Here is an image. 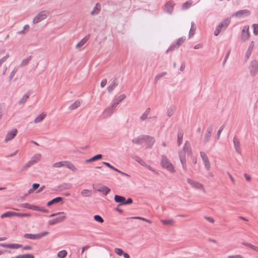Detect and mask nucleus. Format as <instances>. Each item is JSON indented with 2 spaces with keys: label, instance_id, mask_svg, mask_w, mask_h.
<instances>
[{
  "label": "nucleus",
  "instance_id": "1",
  "mask_svg": "<svg viewBox=\"0 0 258 258\" xmlns=\"http://www.w3.org/2000/svg\"><path fill=\"white\" fill-rule=\"evenodd\" d=\"M161 164L163 168L166 169L170 172L173 173L175 171L173 165L165 155L161 156Z\"/></svg>",
  "mask_w": 258,
  "mask_h": 258
},
{
  "label": "nucleus",
  "instance_id": "2",
  "mask_svg": "<svg viewBox=\"0 0 258 258\" xmlns=\"http://www.w3.org/2000/svg\"><path fill=\"white\" fill-rule=\"evenodd\" d=\"M249 70L250 75L252 77L255 76L258 72V62L256 60H252L249 66Z\"/></svg>",
  "mask_w": 258,
  "mask_h": 258
},
{
  "label": "nucleus",
  "instance_id": "3",
  "mask_svg": "<svg viewBox=\"0 0 258 258\" xmlns=\"http://www.w3.org/2000/svg\"><path fill=\"white\" fill-rule=\"evenodd\" d=\"M93 188L96 190L102 192L105 196L108 195L111 191L110 188L108 187L101 184H96L93 186Z\"/></svg>",
  "mask_w": 258,
  "mask_h": 258
},
{
  "label": "nucleus",
  "instance_id": "4",
  "mask_svg": "<svg viewBox=\"0 0 258 258\" xmlns=\"http://www.w3.org/2000/svg\"><path fill=\"white\" fill-rule=\"evenodd\" d=\"M48 12L47 11H42L37 14L33 19V22L34 24H37L41 21L44 20L47 17V14Z\"/></svg>",
  "mask_w": 258,
  "mask_h": 258
},
{
  "label": "nucleus",
  "instance_id": "5",
  "mask_svg": "<svg viewBox=\"0 0 258 258\" xmlns=\"http://www.w3.org/2000/svg\"><path fill=\"white\" fill-rule=\"evenodd\" d=\"M174 6L175 3L173 1L167 2L165 5L164 11L170 15L172 14Z\"/></svg>",
  "mask_w": 258,
  "mask_h": 258
},
{
  "label": "nucleus",
  "instance_id": "6",
  "mask_svg": "<svg viewBox=\"0 0 258 258\" xmlns=\"http://www.w3.org/2000/svg\"><path fill=\"white\" fill-rule=\"evenodd\" d=\"M250 12L248 10H239L235 13L232 15L233 17H236L238 18H242L243 17H247L249 16Z\"/></svg>",
  "mask_w": 258,
  "mask_h": 258
},
{
  "label": "nucleus",
  "instance_id": "7",
  "mask_svg": "<svg viewBox=\"0 0 258 258\" xmlns=\"http://www.w3.org/2000/svg\"><path fill=\"white\" fill-rule=\"evenodd\" d=\"M201 157L202 158V160L204 163L205 166L207 170H209L210 168V163L208 157L206 154V153L204 152H200Z\"/></svg>",
  "mask_w": 258,
  "mask_h": 258
},
{
  "label": "nucleus",
  "instance_id": "8",
  "mask_svg": "<svg viewBox=\"0 0 258 258\" xmlns=\"http://www.w3.org/2000/svg\"><path fill=\"white\" fill-rule=\"evenodd\" d=\"M66 216L64 215L59 216L52 220H49L48 223L49 225H54L56 224L62 222L64 220V219H66Z\"/></svg>",
  "mask_w": 258,
  "mask_h": 258
},
{
  "label": "nucleus",
  "instance_id": "9",
  "mask_svg": "<svg viewBox=\"0 0 258 258\" xmlns=\"http://www.w3.org/2000/svg\"><path fill=\"white\" fill-rule=\"evenodd\" d=\"M187 146L188 147H189L190 143L188 141H186V142L184 144V146L183 147V150L184 151L183 152L181 151L179 153V158H180V161L181 162H183V161H186L185 153V150H187Z\"/></svg>",
  "mask_w": 258,
  "mask_h": 258
},
{
  "label": "nucleus",
  "instance_id": "10",
  "mask_svg": "<svg viewBox=\"0 0 258 258\" xmlns=\"http://www.w3.org/2000/svg\"><path fill=\"white\" fill-rule=\"evenodd\" d=\"M114 200L116 203H118V207L125 205V198L123 196L115 195Z\"/></svg>",
  "mask_w": 258,
  "mask_h": 258
},
{
  "label": "nucleus",
  "instance_id": "11",
  "mask_svg": "<svg viewBox=\"0 0 258 258\" xmlns=\"http://www.w3.org/2000/svg\"><path fill=\"white\" fill-rule=\"evenodd\" d=\"M230 20H229L228 18L225 19L223 20V22H222L221 23H220L217 26V28H218L219 30L221 31L225 30L229 24H230Z\"/></svg>",
  "mask_w": 258,
  "mask_h": 258
},
{
  "label": "nucleus",
  "instance_id": "12",
  "mask_svg": "<svg viewBox=\"0 0 258 258\" xmlns=\"http://www.w3.org/2000/svg\"><path fill=\"white\" fill-rule=\"evenodd\" d=\"M249 28L248 26H244L242 30L241 40L245 41L249 38Z\"/></svg>",
  "mask_w": 258,
  "mask_h": 258
},
{
  "label": "nucleus",
  "instance_id": "13",
  "mask_svg": "<svg viewBox=\"0 0 258 258\" xmlns=\"http://www.w3.org/2000/svg\"><path fill=\"white\" fill-rule=\"evenodd\" d=\"M17 132L18 131L17 129H13L10 132H8L6 136L5 141L7 142L13 139L16 136Z\"/></svg>",
  "mask_w": 258,
  "mask_h": 258
},
{
  "label": "nucleus",
  "instance_id": "14",
  "mask_svg": "<svg viewBox=\"0 0 258 258\" xmlns=\"http://www.w3.org/2000/svg\"><path fill=\"white\" fill-rule=\"evenodd\" d=\"M72 187V185L70 183H63L61 184L58 185L53 190L55 191H62L65 189H68L71 188Z\"/></svg>",
  "mask_w": 258,
  "mask_h": 258
},
{
  "label": "nucleus",
  "instance_id": "15",
  "mask_svg": "<svg viewBox=\"0 0 258 258\" xmlns=\"http://www.w3.org/2000/svg\"><path fill=\"white\" fill-rule=\"evenodd\" d=\"M146 138H148L146 137V135H141L136 138L133 139L132 140V142L136 144L141 145L143 141H145Z\"/></svg>",
  "mask_w": 258,
  "mask_h": 258
},
{
  "label": "nucleus",
  "instance_id": "16",
  "mask_svg": "<svg viewBox=\"0 0 258 258\" xmlns=\"http://www.w3.org/2000/svg\"><path fill=\"white\" fill-rule=\"evenodd\" d=\"M126 97L125 94H121L119 96L114 99V102L113 103V107H116L119 103L121 102Z\"/></svg>",
  "mask_w": 258,
  "mask_h": 258
},
{
  "label": "nucleus",
  "instance_id": "17",
  "mask_svg": "<svg viewBox=\"0 0 258 258\" xmlns=\"http://www.w3.org/2000/svg\"><path fill=\"white\" fill-rule=\"evenodd\" d=\"M148 138L145 139V142L147 144V148H151L155 143V139L153 137L146 135Z\"/></svg>",
  "mask_w": 258,
  "mask_h": 258
},
{
  "label": "nucleus",
  "instance_id": "18",
  "mask_svg": "<svg viewBox=\"0 0 258 258\" xmlns=\"http://www.w3.org/2000/svg\"><path fill=\"white\" fill-rule=\"evenodd\" d=\"M62 200H63L62 198H61L60 197H56V198L53 199L52 200L49 201V202H48L47 203V206L48 207H50L54 204H57V203L62 201Z\"/></svg>",
  "mask_w": 258,
  "mask_h": 258
},
{
  "label": "nucleus",
  "instance_id": "19",
  "mask_svg": "<svg viewBox=\"0 0 258 258\" xmlns=\"http://www.w3.org/2000/svg\"><path fill=\"white\" fill-rule=\"evenodd\" d=\"M233 144L234 148L236 152L240 153V142L236 136H235L233 138Z\"/></svg>",
  "mask_w": 258,
  "mask_h": 258
},
{
  "label": "nucleus",
  "instance_id": "20",
  "mask_svg": "<svg viewBox=\"0 0 258 258\" xmlns=\"http://www.w3.org/2000/svg\"><path fill=\"white\" fill-rule=\"evenodd\" d=\"M254 41H252L251 42V43H250L248 48L247 51L246 52V53L245 55V58L246 59H248L249 58V56H250V55L252 53L253 47H254Z\"/></svg>",
  "mask_w": 258,
  "mask_h": 258
},
{
  "label": "nucleus",
  "instance_id": "21",
  "mask_svg": "<svg viewBox=\"0 0 258 258\" xmlns=\"http://www.w3.org/2000/svg\"><path fill=\"white\" fill-rule=\"evenodd\" d=\"M117 78H115L112 82L108 86L107 90L109 93H111L114 88L117 86L118 83L116 82Z\"/></svg>",
  "mask_w": 258,
  "mask_h": 258
},
{
  "label": "nucleus",
  "instance_id": "22",
  "mask_svg": "<svg viewBox=\"0 0 258 258\" xmlns=\"http://www.w3.org/2000/svg\"><path fill=\"white\" fill-rule=\"evenodd\" d=\"M187 182L191 185L193 187H195L198 189H201L203 187L202 184L200 183L195 181L189 178L187 179Z\"/></svg>",
  "mask_w": 258,
  "mask_h": 258
},
{
  "label": "nucleus",
  "instance_id": "23",
  "mask_svg": "<svg viewBox=\"0 0 258 258\" xmlns=\"http://www.w3.org/2000/svg\"><path fill=\"white\" fill-rule=\"evenodd\" d=\"M102 158V155L99 154H97V155L93 156L92 157H91L90 159H87L85 161V162L86 163H90V162H94V161H95L97 160H100Z\"/></svg>",
  "mask_w": 258,
  "mask_h": 258
},
{
  "label": "nucleus",
  "instance_id": "24",
  "mask_svg": "<svg viewBox=\"0 0 258 258\" xmlns=\"http://www.w3.org/2000/svg\"><path fill=\"white\" fill-rule=\"evenodd\" d=\"M24 237L27 239L36 240L39 239L38 233L37 234H31V233H26L24 235Z\"/></svg>",
  "mask_w": 258,
  "mask_h": 258
},
{
  "label": "nucleus",
  "instance_id": "25",
  "mask_svg": "<svg viewBox=\"0 0 258 258\" xmlns=\"http://www.w3.org/2000/svg\"><path fill=\"white\" fill-rule=\"evenodd\" d=\"M89 37V36H86L84 38H83L79 43L77 44V45H76V48H80L82 46H83L88 41Z\"/></svg>",
  "mask_w": 258,
  "mask_h": 258
},
{
  "label": "nucleus",
  "instance_id": "26",
  "mask_svg": "<svg viewBox=\"0 0 258 258\" xmlns=\"http://www.w3.org/2000/svg\"><path fill=\"white\" fill-rule=\"evenodd\" d=\"M16 212H13V211H8L4 214H3L1 217V218H11L13 216H16L15 215Z\"/></svg>",
  "mask_w": 258,
  "mask_h": 258
},
{
  "label": "nucleus",
  "instance_id": "27",
  "mask_svg": "<svg viewBox=\"0 0 258 258\" xmlns=\"http://www.w3.org/2000/svg\"><path fill=\"white\" fill-rule=\"evenodd\" d=\"M183 133L182 131L179 130L177 134V144L179 146L182 143Z\"/></svg>",
  "mask_w": 258,
  "mask_h": 258
},
{
  "label": "nucleus",
  "instance_id": "28",
  "mask_svg": "<svg viewBox=\"0 0 258 258\" xmlns=\"http://www.w3.org/2000/svg\"><path fill=\"white\" fill-rule=\"evenodd\" d=\"M196 30V27L195 26V23L194 22H192L191 23V28L188 34L189 38H190L194 35Z\"/></svg>",
  "mask_w": 258,
  "mask_h": 258
},
{
  "label": "nucleus",
  "instance_id": "29",
  "mask_svg": "<svg viewBox=\"0 0 258 258\" xmlns=\"http://www.w3.org/2000/svg\"><path fill=\"white\" fill-rule=\"evenodd\" d=\"M45 117L46 114H45L44 113H42L41 114H39L38 116H37V117L34 119V122L35 123H39L42 121Z\"/></svg>",
  "mask_w": 258,
  "mask_h": 258
},
{
  "label": "nucleus",
  "instance_id": "30",
  "mask_svg": "<svg viewBox=\"0 0 258 258\" xmlns=\"http://www.w3.org/2000/svg\"><path fill=\"white\" fill-rule=\"evenodd\" d=\"M64 166L73 171L77 170L76 167L70 161H65Z\"/></svg>",
  "mask_w": 258,
  "mask_h": 258
},
{
  "label": "nucleus",
  "instance_id": "31",
  "mask_svg": "<svg viewBox=\"0 0 258 258\" xmlns=\"http://www.w3.org/2000/svg\"><path fill=\"white\" fill-rule=\"evenodd\" d=\"M41 155L39 154H37L35 155L33 157H32L31 160L29 161L33 165L35 163H37L38 161H39L40 159Z\"/></svg>",
  "mask_w": 258,
  "mask_h": 258
},
{
  "label": "nucleus",
  "instance_id": "32",
  "mask_svg": "<svg viewBox=\"0 0 258 258\" xmlns=\"http://www.w3.org/2000/svg\"><path fill=\"white\" fill-rule=\"evenodd\" d=\"M32 57V56H29L26 58L24 59L21 61V63L20 64V67H23L27 66L29 63V61L31 60Z\"/></svg>",
  "mask_w": 258,
  "mask_h": 258
},
{
  "label": "nucleus",
  "instance_id": "33",
  "mask_svg": "<svg viewBox=\"0 0 258 258\" xmlns=\"http://www.w3.org/2000/svg\"><path fill=\"white\" fill-rule=\"evenodd\" d=\"M22 207L24 208H27L29 209H31L32 210H36V209L37 208V206L33 205H30L28 203H24L22 205Z\"/></svg>",
  "mask_w": 258,
  "mask_h": 258
},
{
  "label": "nucleus",
  "instance_id": "34",
  "mask_svg": "<svg viewBox=\"0 0 258 258\" xmlns=\"http://www.w3.org/2000/svg\"><path fill=\"white\" fill-rule=\"evenodd\" d=\"M176 107L174 105H171L167 110V115L169 117H171L174 113V111L175 110Z\"/></svg>",
  "mask_w": 258,
  "mask_h": 258
},
{
  "label": "nucleus",
  "instance_id": "35",
  "mask_svg": "<svg viewBox=\"0 0 258 258\" xmlns=\"http://www.w3.org/2000/svg\"><path fill=\"white\" fill-rule=\"evenodd\" d=\"M81 195L84 197H90L92 195L90 190L87 189L82 190L81 191Z\"/></svg>",
  "mask_w": 258,
  "mask_h": 258
},
{
  "label": "nucleus",
  "instance_id": "36",
  "mask_svg": "<svg viewBox=\"0 0 258 258\" xmlns=\"http://www.w3.org/2000/svg\"><path fill=\"white\" fill-rule=\"evenodd\" d=\"M29 96H30V94H29L28 93L25 94L23 96L22 98L19 101V104L20 105L24 104L26 102V101L28 99V98L29 97Z\"/></svg>",
  "mask_w": 258,
  "mask_h": 258
},
{
  "label": "nucleus",
  "instance_id": "37",
  "mask_svg": "<svg viewBox=\"0 0 258 258\" xmlns=\"http://www.w3.org/2000/svg\"><path fill=\"white\" fill-rule=\"evenodd\" d=\"M80 105V102L79 101H75L74 103L72 104L70 106L69 108L71 110H75Z\"/></svg>",
  "mask_w": 258,
  "mask_h": 258
},
{
  "label": "nucleus",
  "instance_id": "38",
  "mask_svg": "<svg viewBox=\"0 0 258 258\" xmlns=\"http://www.w3.org/2000/svg\"><path fill=\"white\" fill-rule=\"evenodd\" d=\"M68 254L66 250H62L57 253V256L59 258H64L67 256Z\"/></svg>",
  "mask_w": 258,
  "mask_h": 258
},
{
  "label": "nucleus",
  "instance_id": "39",
  "mask_svg": "<svg viewBox=\"0 0 258 258\" xmlns=\"http://www.w3.org/2000/svg\"><path fill=\"white\" fill-rule=\"evenodd\" d=\"M192 2L190 1H186L184 3H183L182 5L181 8L182 10H187L188 9L192 4Z\"/></svg>",
  "mask_w": 258,
  "mask_h": 258
},
{
  "label": "nucleus",
  "instance_id": "40",
  "mask_svg": "<svg viewBox=\"0 0 258 258\" xmlns=\"http://www.w3.org/2000/svg\"><path fill=\"white\" fill-rule=\"evenodd\" d=\"M167 74L166 72H163L161 73L158 74L156 76L155 78V82L157 83L162 77Z\"/></svg>",
  "mask_w": 258,
  "mask_h": 258
},
{
  "label": "nucleus",
  "instance_id": "41",
  "mask_svg": "<svg viewBox=\"0 0 258 258\" xmlns=\"http://www.w3.org/2000/svg\"><path fill=\"white\" fill-rule=\"evenodd\" d=\"M98 4L96 5V6L93 8V10L91 11V14L92 15H96L98 14L100 11V8H97Z\"/></svg>",
  "mask_w": 258,
  "mask_h": 258
},
{
  "label": "nucleus",
  "instance_id": "42",
  "mask_svg": "<svg viewBox=\"0 0 258 258\" xmlns=\"http://www.w3.org/2000/svg\"><path fill=\"white\" fill-rule=\"evenodd\" d=\"M116 107H113V104H112V105L110 107L106 108L104 110V113H106L107 115H110L112 113L114 109Z\"/></svg>",
  "mask_w": 258,
  "mask_h": 258
},
{
  "label": "nucleus",
  "instance_id": "43",
  "mask_svg": "<svg viewBox=\"0 0 258 258\" xmlns=\"http://www.w3.org/2000/svg\"><path fill=\"white\" fill-rule=\"evenodd\" d=\"M150 111V108H148L146 110L145 112L141 116L140 119L141 120H145L147 118V116H148V114L149 113Z\"/></svg>",
  "mask_w": 258,
  "mask_h": 258
},
{
  "label": "nucleus",
  "instance_id": "44",
  "mask_svg": "<svg viewBox=\"0 0 258 258\" xmlns=\"http://www.w3.org/2000/svg\"><path fill=\"white\" fill-rule=\"evenodd\" d=\"M185 37H181L178 39L176 42L177 47L180 46L185 41Z\"/></svg>",
  "mask_w": 258,
  "mask_h": 258
},
{
  "label": "nucleus",
  "instance_id": "45",
  "mask_svg": "<svg viewBox=\"0 0 258 258\" xmlns=\"http://www.w3.org/2000/svg\"><path fill=\"white\" fill-rule=\"evenodd\" d=\"M9 248L12 249H18L22 247V245L17 243H10Z\"/></svg>",
  "mask_w": 258,
  "mask_h": 258
},
{
  "label": "nucleus",
  "instance_id": "46",
  "mask_svg": "<svg viewBox=\"0 0 258 258\" xmlns=\"http://www.w3.org/2000/svg\"><path fill=\"white\" fill-rule=\"evenodd\" d=\"M64 164H65V161H60V162H56L55 163H54L52 165V166L53 167H62V166H64Z\"/></svg>",
  "mask_w": 258,
  "mask_h": 258
},
{
  "label": "nucleus",
  "instance_id": "47",
  "mask_svg": "<svg viewBox=\"0 0 258 258\" xmlns=\"http://www.w3.org/2000/svg\"><path fill=\"white\" fill-rule=\"evenodd\" d=\"M179 47H177L176 43L172 44L170 46L168 49L166 50V53H167L169 51H172L174 50L175 49L178 48Z\"/></svg>",
  "mask_w": 258,
  "mask_h": 258
},
{
  "label": "nucleus",
  "instance_id": "48",
  "mask_svg": "<svg viewBox=\"0 0 258 258\" xmlns=\"http://www.w3.org/2000/svg\"><path fill=\"white\" fill-rule=\"evenodd\" d=\"M18 258H35L32 254L27 253L22 255H18Z\"/></svg>",
  "mask_w": 258,
  "mask_h": 258
},
{
  "label": "nucleus",
  "instance_id": "49",
  "mask_svg": "<svg viewBox=\"0 0 258 258\" xmlns=\"http://www.w3.org/2000/svg\"><path fill=\"white\" fill-rule=\"evenodd\" d=\"M94 219L100 223H102L104 222V219L98 215H95L94 216Z\"/></svg>",
  "mask_w": 258,
  "mask_h": 258
},
{
  "label": "nucleus",
  "instance_id": "50",
  "mask_svg": "<svg viewBox=\"0 0 258 258\" xmlns=\"http://www.w3.org/2000/svg\"><path fill=\"white\" fill-rule=\"evenodd\" d=\"M161 222L164 225H172L174 222L173 220H161Z\"/></svg>",
  "mask_w": 258,
  "mask_h": 258
},
{
  "label": "nucleus",
  "instance_id": "51",
  "mask_svg": "<svg viewBox=\"0 0 258 258\" xmlns=\"http://www.w3.org/2000/svg\"><path fill=\"white\" fill-rule=\"evenodd\" d=\"M18 71V68L15 67L14 69L11 72L10 76H9V82H11L14 76H15V74Z\"/></svg>",
  "mask_w": 258,
  "mask_h": 258
},
{
  "label": "nucleus",
  "instance_id": "52",
  "mask_svg": "<svg viewBox=\"0 0 258 258\" xmlns=\"http://www.w3.org/2000/svg\"><path fill=\"white\" fill-rule=\"evenodd\" d=\"M16 216L19 217H30L31 215L29 213H17L16 212L15 214Z\"/></svg>",
  "mask_w": 258,
  "mask_h": 258
},
{
  "label": "nucleus",
  "instance_id": "53",
  "mask_svg": "<svg viewBox=\"0 0 258 258\" xmlns=\"http://www.w3.org/2000/svg\"><path fill=\"white\" fill-rule=\"evenodd\" d=\"M253 32L255 35H258V24H253L252 25Z\"/></svg>",
  "mask_w": 258,
  "mask_h": 258
},
{
  "label": "nucleus",
  "instance_id": "54",
  "mask_svg": "<svg viewBox=\"0 0 258 258\" xmlns=\"http://www.w3.org/2000/svg\"><path fill=\"white\" fill-rule=\"evenodd\" d=\"M36 211L42 212L44 213H47L49 212V211L47 209H44L43 207H40L37 206V208L36 209Z\"/></svg>",
  "mask_w": 258,
  "mask_h": 258
},
{
  "label": "nucleus",
  "instance_id": "55",
  "mask_svg": "<svg viewBox=\"0 0 258 258\" xmlns=\"http://www.w3.org/2000/svg\"><path fill=\"white\" fill-rule=\"evenodd\" d=\"M114 251L117 254L120 256L122 255L124 252L121 248H115Z\"/></svg>",
  "mask_w": 258,
  "mask_h": 258
},
{
  "label": "nucleus",
  "instance_id": "56",
  "mask_svg": "<svg viewBox=\"0 0 258 258\" xmlns=\"http://www.w3.org/2000/svg\"><path fill=\"white\" fill-rule=\"evenodd\" d=\"M33 164L29 161L27 162L23 167V168L21 169L22 171H23L26 169H27L28 168L30 167Z\"/></svg>",
  "mask_w": 258,
  "mask_h": 258
},
{
  "label": "nucleus",
  "instance_id": "57",
  "mask_svg": "<svg viewBox=\"0 0 258 258\" xmlns=\"http://www.w3.org/2000/svg\"><path fill=\"white\" fill-rule=\"evenodd\" d=\"M9 57V54H7L5 56L0 59V67Z\"/></svg>",
  "mask_w": 258,
  "mask_h": 258
},
{
  "label": "nucleus",
  "instance_id": "58",
  "mask_svg": "<svg viewBox=\"0 0 258 258\" xmlns=\"http://www.w3.org/2000/svg\"><path fill=\"white\" fill-rule=\"evenodd\" d=\"M224 128V125H222L219 129L218 132H217V136H216V139L217 140H218L220 138V135H221V133L222 132V131L223 130Z\"/></svg>",
  "mask_w": 258,
  "mask_h": 258
},
{
  "label": "nucleus",
  "instance_id": "59",
  "mask_svg": "<svg viewBox=\"0 0 258 258\" xmlns=\"http://www.w3.org/2000/svg\"><path fill=\"white\" fill-rule=\"evenodd\" d=\"M211 135L206 133L204 138V142L205 144L208 143L210 141V137Z\"/></svg>",
  "mask_w": 258,
  "mask_h": 258
},
{
  "label": "nucleus",
  "instance_id": "60",
  "mask_svg": "<svg viewBox=\"0 0 258 258\" xmlns=\"http://www.w3.org/2000/svg\"><path fill=\"white\" fill-rule=\"evenodd\" d=\"M131 218L132 219H139V220H143V221H146L148 223H151V221L148 220V219H147L145 218H143V217H132Z\"/></svg>",
  "mask_w": 258,
  "mask_h": 258
},
{
  "label": "nucleus",
  "instance_id": "61",
  "mask_svg": "<svg viewBox=\"0 0 258 258\" xmlns=\"http://www.w3.org/2000/svg\"><path fill=\"white\" fill-rule=\"evenodd\" d=\"M213 124H211L207 128V132H206V133L207 134H210V135H211L212 132H213Z\"/></svg>",
  "mask_w": 258,
  "mask_h": 258
},
{
  "label": "nucleus",
  "instance_id": "62",
  "mask_svg": "<svg viewBox=\"0 0 258 258\" xmlns=\"http://www.w3.org/2000/svg\"><path fill=\"white\" fill-rule=\"evenodd\" d=\"M49 232L48 231H44L42 233H38L39 239L41 238L42 237L47 235Z\"/></svg>",
  "mask_w": 258,
  "mask_h": 258
},
{
  "label": "nucleus",
  "instance_id": "63",
  "mask_svg": "<svg viewBox=\"0 0 258 258\" xmlns=\"http://www.w3.org/2000/svg\"><path fill=\"white\" fill-rule=\"evenodd\" d=\"M133 203V200L132 198H129L127 199H125V205H130Z\"/></svg>",
  "mask_w": 258,
  "mask_h": 258
},
{
  "label": "nucleus",
  "instance_id": "64",
  "mask_svg": "<svg viewBox=\"0 0 258 258\" xmlns=\"http://www.w3.org/2000/svg\"><path fill=\"white\" fill-rule=\"evenodd\" d=\"M228 258H244L242 255L237 254L235 255H229Z\"/></svg>",
  "mask_w": 258,
  "mask_h": 258
}]
</instances>
